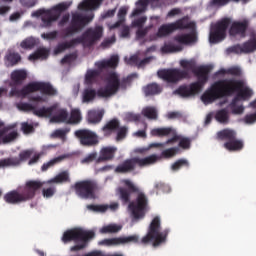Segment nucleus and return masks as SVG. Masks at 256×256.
<instances>
[{"instance_id": "nucleus-1", "label": "nucleus", "mask_w": 256, "mask_h": 256, "mask_svg": "<svg viewBox=\"0 0 256 256\" xmlns=\"http://www.w3.org/2000/svg\"><path fill=\"white\" fill-rule=\"evenodd\" d=\"M237 93L233 98L232 105H235V101H247L250 97H253V90L249 87H245L243 80H237L235 78L222 79L214 82L201 96V101L204 105H210L215 103L217 99H223V97H231Z\"/></svg>"}, {"instance_id": "nucleus-2", "label": "nucleus", "mask_w": 256, "mask_h": 256, "mask_svg": "<svg viewBox=\"0 0 256 256\" xmlns=\"http://www.w3.org/2000/svg\"><path fill=\"white\" fill-rule=\"evenodd\" d=\"M123 183L126 188L119 187L117 190L120 201H122L123 205L129 203L128 209L132 212L134 219H143L145 217V209H147L149 203L147 195L131 180L125 179Z\"/></svg>"}, {"instance_id": "nucleus-3", "label": "nucleus", "mask_w": 256, "mask_h": 256, "mask_svg": "<svg viewBox=\"0 0 256 256\" xmlns=\"http://www.w3.org/2000/svg\"><path fill=\"white\" fill-rule=\"evenodd\" d=\"M43 185H45V182H41L40 180H28L23 188L20 187L17 190H12L6 193L4 195V201L9 205L27 203V201L35 199L37 191H41Z\"/></svg>"}, {"instance_id": "nucleus-4", "label": "nucleus", "mask_w": 256, "mask_h": 256, "mask_svg": "<svg viewBox=\"0 0 256 256\" xmlns=\"http://www.w3.org/2000/svg\"><path fill=\"white\" fill-rule=\"evenodd\" d=\"M213 70V66H200L194 70V75L198 78V81L192 82L189 85H181L174 91V95H179L183 99L188 97H195L197 93L203 91V87L209 81V73Z\"/></svg>"}, {"instance_id": "nucleus-5", "label": "nucleus", "mask_w": 256, "mask_h": 256, "mask_svg": "<svg viewBox=\"0 0 256 256\" xmlns=\"http://www.w3.org/2000/svg\"><path fill=\"white\" fill-rule=\"evenodd\" d=\"M181 68H169V69H162L157 72L158 77L166 81V83H172L177 85L183 79H189L191 77L190 71L192 73L195 72L197 68V64L194 60H181L180 61Z\"/></svg>"}, {"instance_id": "nucleus-6", "label": "nucleus", "mask_w": 256, "mask_h": 256, "mask_svg": "<svg viewBox=\"0 0 256 256\" xmlns=\"http://www.w3.org/2000/svg\"><path fill=\"white\" fill-rule=\"evenodd\" d=\"M95 238L94 231H85L80 228H73L66 230L61 238L62 243H75L74 246L70 247V251L75 253L77 251H83L89 245V241Z\"/></svg>"}, {"instance_id": "nucleus-7", "label": "nucleus", "mask_w": 256, "mask_h": 256, "mask_svg": "<svg viewBox=\"0 0 256 256\" xmlns=\"http://www.w3.org/2000/svg\"><path fill=\"white\" fill-rule=\"evenodd\" d=\"M169 236V229H164L161 231V218L156 216L151 221L147 234L141 239L140 243L142 245H149L151 243L153 247H159L167 241Z\"/></svg>"}, {"instance_id": "nucleus-8", "label": "nucleus", "mask_w": 256, "mask_h": 256, "mask_svg": "<svg viewBox=\"0 0 256 256\" xmlns=\"http://www.w3.org/2000/svg\"><path fill=\"white\" fill-rule=\"evenodd\" d=\"M131 83V76L119 79V74L113 72L107 77V83L104 87L98 89V97L107 99L117 95L120 89H127V85Z\"/></svg>"}, {"instance_id": "nucleus-9", "label": "nucleus", "mask_w": 256, "mask_h": 256, "mask_svg": "<svg viewBox=\"0 0 256 256\" xmlns=\"http://www.w3.org/2000/svg\"><path fill=\"white\" fill-rule=\"evenodd\" d=\"M94 17L95 14L93 12H90L88 15L72 12L69 25L61 31L62 37H73L77 35V33H81V31L93 21Z\"/></svg>"}, {"instance_id": "nucleus-10", "label": "nucleus", "mask_w": 256, "mask_h": 256, "mask_svg": "<svg viewBox=\"0 0 256 256\" xmlns=\"http://www.w3.org/2000/svg\"><path fill=\"white\" fill-rule=\"evenodd\" d=\"M119 65V56L113 55L108 60H102L95 63V67H97V70L89 69L87 70L84 78V83L88 87H92L95 85V83H99V80L101 79V72L104 69H115Z\"/></svg>"}, {"instance_id": "nucleus-11", "label": "nucleus", "mask_w": 256, "mask_h": 256, "mask_svg": "<svg viewBox=\"0 0 256 256\" xmlns=\"http://www.w3.org/2000/svg\"><path fill=\"white\" fill-rule=\"evenodd\" d=\"M69 7H71V2H62L48 10L39 9L33 12L32 16L41 17V26L47 28L51 27L54 21H57V19L61 17V14L64 13V11H67Z\"/></svg>"}, {"instance_id": "nucleus-12", "label": "nucleus", "mask_w": 256, "mask_h": 256, "mask_svg": "<svg viewBox=\"0 0 256 256\" xmlns=\"http://www.w3.org/2000/svg\"><path fill=\"white\" fill-rule=\"evenodd\" d=\"M159 161V156L152 154L145 158L133 157L126 159L123 163L118 165L115 169L116 173H131L135 171V167L139 166L140 168L149 167V165H155Z\"/></svg>"}, {"instance_id": "nucleus-13", "label": "nucleus", "mask_w": 256, "mask_h": 256, "mask_svg": "<svg viewBox=\"0 0 256 256\" xmlns=\"http://www.w3.org/2000/svg\"><path fill=\"white\" fill-rule=\"evenodd\" d=\"M71 189L80 199H96L99 184L93 179L80 180L73 184Z\"/></svg>"}, {"instance_id": "nucleus-14", "label": "nucleus", "mask_w": 256, "mask_h": 256, "mask_svg": "<svg viewBox=\"0 0 256 256\" xmlns=\"http://www.w3.org/2000/svg\"><path fill=\"white\" fill-rule=\"evenodd\" d=\"M36 117H51L50 121L52 123H65L69 119V113L66 109L60 108L59 103H54L50 107L39 108L35 112Z\"/></svg>"}, {"instance_id": "nucleus-15", "label": "nucleus", "mask_w": 256, "mask_h": 256, "mask_svg": "<svg viewBox=\"0 0 256 256\" xmlns=\"http://www.w3.org/2000/svg\"><path fill=\"white\" fill-rule=\"evenodd\" d=\"M229 25H231L230 18H223L222 20L216 22L210 29V43L217 44L224 41L225 37H227V29H229Z\"/></svg>"}, {"instance_id": "nucleus-16", "label": "nucleus", "mask_w": 256, "mask_h": 256, "mask_svg": "<svg viewBox=\"0 0 256 256\" xmlns=\"http://www.w3.org/2000/svg\"><path fill=\"white\" fill-rule=\"evenodd\" d=\"M74 135L82 147H95L99 145V136L93 130L78 129L74 132Z\"/></svg>"}, {"instance_id": "nucleus-17", "label": "nucleus", "mask_w": 256, "mask_h": 256, "mask_svg": "<svg viewBox=\"0 0 256 256\" xmlns=\"http://www.w3.org/2000/svg\"><path fill=\"white\" fill-rule=\"evenodd\" d=\"M103 37V26H96L95 28H88L81 37H77L78 45L84 43L87 47H93L96 41H99Z\"/></svg>"}, {"instance_id": "nucleus-18", "label": "nucleus", "mask_w": 256, "mask_h": 256, "mask_svg": "<svg viewBox=\"0 0 256 256\" xmlns=\"http://www.w3.org/2000/svg\"><path fill=\"white\" fill-rule=\"evenodd\" d=\"M228 53H236V55H241L243 53H253L256 51V33L253 32L250 35V39L241 44H236L227 49Z\"/></svg>"}, {"instance_id": "nucleus-19", "label": "nucleus", "mask_w": 256, "mask_h": 256, "mask_svg": "<svg viewBox=\"0 0 256 256\" xmlns=\"http://www.w3.org/2000/svg\"><path fill=\"white\" fill-rule=\"evenodd\" d=\"M249 20H238L232 22L230 28H229V36L239 39H245L247 37V30L249 29Z\"/></svg>"}, {"instance_id": "nucleus-20", "label": "nucleus", "mask_w": 256, "mask_h": 256, "mask_svg": "<svg viewBox=\"0 0 256 256\" xmlns=\"http://www.w3.org/2000/svg\"><path fill=\"white\" fill-rule=\"evenodd\" d=\"M129 243H139L138 235L122 236L117 238L104 239L99 242V245H106L107 247L129 245Z\"/></svg>"}, {"instance_id": "nucleus-21", "label": "nucleus", "mask_w": 256, "mask_h": 256, "mask_svg": "<svg viewBox=\"0 0 256 256\" xmlns=\"http://www.w3.org/2000/svg\"><path fill=\"white\" fill-rule=\"evenodd\" d=\"M174 31H175V25H173L172 23L163 24L158 28V31L156 34L150 36V40L155 41L158 38L163 39V37H169V35H171V33H173Z\"/></svg>"}, {"instance_id": "nucleus-22", "label": "nucleus", "mask_w": 256, "mask_h": 256, "mask_svg": "<svg viewBox=\"0 0 256 256\" xmlns=\"http://www.w3.org/2000/svg\"><path fill=\"white\" fill-rule=\"evenodd\" d=\"M115 153H117V148L115 147H104L100 150V155L96 159V163H103L105 161H112L115 159Z\"/></svg>"}, {"instance_id": "nucleus-23", "label": "nucleus", "mask_w": 256, "mask_h": 256, "mask_svg": "<svg viewBox=\"0 0 256 256\" xmlns=\"http://www.w3.org/2000/svg\"><path fill=\"white\" fill-rule=\"evenodd\" d=\"M121 123L117 118H113L112 120H109L103 127H102V133L104 137H111L113 133H117V129H119V126Z\"/></svg>"}, {"instance_id": "nucleus-24", "label": "nucleus", "mask_w": 256, "mask_h": 256, "mask_svg": "<svg viewBox=\"0 0 256 256\" xmlns=\"http://www.w3.org/2000/svg\"><path fill=\"white\" fill-rule=\"evenodd\" d=\"M105 0H84L78 5L79 11H95L99 9Z\"/></svg>"}, {"instance_id": "nucleus-25", "label": "nucleus", "mask_w": 256, "mask_h": 256, "mask_svg": "<svg viewBox=\"0 0 256 256\" xmlns=\"http://www.w3.org/2000/svg\"><path fill=\"white\" fill-rule=\"evenodd\" d=\"M21 59V54L13 50H8L4 57L5 65L7 67H15V65H19V63H21Z\"/></svg>"}, {"instance_id": "nucleus-26", "label": "nucleus", "mask_w": 256, "mask_h": 256, "mask_svg": "<svg viewBox=\"0 0 256 256\" xmlns=\"http://www.w3.org/2000/svg\"><path fill=\"white\" fill-rule=\"evenodd\" d=\"M142 91L145 97H153L155 95H160V93L163 92V88L157 83H150L144 86Z\"/></svg>"}, {"instance_id": "nucleus-27", "label": "nucleus", "mask_w": 256, "mask_h": 256, "mask_svg": "<svg viewBox=\"0 0 256 256\" xmlns=\"http://www.w3.org/2000/svg\"><path fill=\"white\" fill-rule=\"evenodd\" d=\"M103 115H105V113L101 110H89L87 121L90 125H97L100 121H103Z\"/></svg>"}, {"instance_id": "nucleus-28", "label": "nucleus", "mask_w": 256, "mask_h": 256, "mask_svg": "<svg viewBox=\"0 0 256 256\" xmlns=\"http://www.w3.org/2000/svg\"><path fill=\"white\" fill-rule=\"evenodd\" d=\"M39 91L43 95H49L50 97H57L59 95V91H57V88H54L53 85L47 82H40Z\"/></svg>"}, {"instance_id": "nucleus-29", "label": "nucleus", "mask_w": 256, "mask_h": 256, "mask_svg": "<svg viewBox=\"0 0 256 256\" xmlns=\"http://www.w3.org/2000/svg\"><path fill=\"white\" fill-rule=\"evenodd\" d=\"M27 79V71L25 70H14L11 73V81L14 83V85H23V81Z\"/></svg>"}, {"instance_id": "nucleus-30", "label": "nucleus", "mask_w": 256, "mask_h": 256, "mask_svg": "<svg viewBox=\"0 0 256 256\" xmlns=\"http://www.w3.org/2000/svg\"><path fill=\"white\" fill-rule=\"evenodd\" d=\"M174 41H176V43H180V45H189V43H195L197 41V36L194 34L176 35L174 37Z\"/></svg>"}, {"instance_id": "nucleus-31", "label": "nucleus", "mask_w": 256, "mask_h": 256, "mask_svg": "<svg viewBox=\"0 0 256 256\" xmlns=\"http://www.w3.org/2000/svg\"><path fill=\"white\" fill-rule=\"evenodd\" d=\"M41 82H30L20 90L22 97H27L31 93L39 91Z\"/></svg>"}, {"instance_id": "nucleus-32", "label": "nucleus", "mask_w": 256, "mask_h": 256, "mask_svg": "<svg viewBox=\"0 0 256 256\" xmlns=\"http://www.w3.org/2000/svg\"><path fill=\"white\" fill-rule=\"evenodd\" d=\"M217 138L220 141H233V139L237 138V132L231 129H223L217 133Z\"/></svg>"}, {"instance_id": "nucleus-33", "label": "nucleus", "mask_w": 256, "mask_h": 256, "mask_svg": "<svg viewBox=\"0 0 256 256\" xmlns=\"http://www.w3.org/2000/svg\"><path fill=\"white\" fill-rule=\"evenodd\" d=\"M223 146L224 149H227V151H241L244 144L241 140L234 138L233 140L226 141Z\"/></svg>"}, {"instance_id": "nucleus-34", "label": "nucleus", "mask_w": 256, "mask_h": 256, "mask_svg": "<svg viewBox=\"0 0 256 256\" xmlns=\"http://www.w3.org/2000/svg\"><path fill=\"white\" fill-rule=\"evenodd\" d=\"M77 38H73L72 40L68 42H62L56 46L54 49L55 55H59V53H63V51H66V49H71V47H75V45H79Z\"/></svg>"}, {"instance_id": "nucleus-35", "label": "nucleus", "mask_w": 256, "mask_h": 256, "mask_svg": "<svg viewBox=\"0 0 256 256\" xmlns=\"http://www.w3.org/2000/svg\"><path fill=\"white\" fill-rule=\"evenodd\" d=\"M47 183H71V178L69 176V171H62L58 175H56L54 178L47 181Z\"/></svg>"}, {"instance_id": "nucleus-36", "label": "nucleus", "mask_w": 256, "mask_h": 256, "mask_svg": "<svg viewBox=\"0 0 256 256\" xmlns=\"http://www.w3.org/2000/svg\"><path fill=\"white\" fill-rule=\"evenodd\" d=\"M99 90H95L92 88H86L82 94V101L83 103H91L94 101L96 97H99Z\"/></svg>"}, {"instance_id": "nucleus-37", "label": "nucleus", "mask_w": 256, "mask_h": 256, "mask_svg": "<svg viewBox=\"0 0 256 256\" xmlns=\"http://www.w3.org/2000/svg\"><path fill=\"white\" fill-rule=\"evenodd\" d=\"M241 74V68L237 66H232L227 69L222 68L216 72V75H232V77H241Z\"/></svg>"}, {"instance_id": "nucleus-38", "label": "nucleus", "mask_w": 256, "mask_h": 256, "mask_svg": "<svg viewBox=\"0 0 256 256\" xmlns=\"http://www.w3.org/2000/svg\"><path fill=\"white\" fill-rule=\"evenodd\" d=\"M142 115L146 117V119H149L150 121H157V119H159V114L157 112L156 107L148 106L146 108H143Z\"/></svg>"}, {"instance_id": "nucleus-39", "label": "nucleus", "mask_w": 256, "mask_h": 256, "mask_svg": "<svg viewBox=\"0 0 256 256\" xmlns=\"http://www.w3.org/2000/svg\"><path fill=\"white\" fill-rule=\"evenodd\" d=\"M33 155V152L31 150H24L20 152L19 158L18 157H11V158H6V159H15L18 163L17 164H10V167H17L21 165L22 161H27Z\"/></svg>"}, {"instance_id": "nucleus-40", "label": "nucleus", "mask_w": 256, "mask_h": 256, "mask_svg": "<svg viewBox=\"0 0 256 256\" xmlns=\"http://www.w3.org/2000/svg\"><path fill=\"white\" fill-rule=\"evenodd\" d=\"M137 8L133 10L132 17H137L146 11L147 6L149 5V0H138L136 2Z\"/></svg>"}, {"instance_id": "nucleus-41", "label": "nucleus", "mask_w": 256, "mask_h": 256, "mask_svg": "<svg viewBox=\"0 0 256 256\" xmlns=\"http://www.w3.org/2000/svg\"><path fill=\"white\" fill-rule=\"evenodd\" d=\"M173 133V128H154L151 130L152 137H167Z\"/></svg>"}, {"instance_id": "nucleus-42", "label": "nucleus", "mask_w": 256, "mask_h": 256, "mask_svg": "<svg viewBox=\"0 0 256 256\" xmlns=\"http://www.w3.org/2000/svg\"><path fill=\"white\" fill-rule=\"evenodd\" d=\"M47 57H49V52L47 51V49L40 48L29 55V60L37 61V59H47Z\"/></svg>"}, {"instance_id": "nucleus-43", "label": "nucleus", "mask_w": 256, "mask_h": 256, "mask_svg": "<svg viewBox=\"0 0 256 256\" xmlns=\"http://www.w3.org/2000/svg\"><path fill=\"white\" fill-rule=\"evenodd\" d=\"M215 119L218 121V123H223L226 125V123H229V111L225 108L218 110L216 112Z\"/></svg>"}, {"instance_id": "nucleus-44", "label": "nucleus", "mask_w": 256, "mask_h": 256, "mask_svg": "<svg viewBox=\"0 0 256 256\" xmlns=\"http://www.w3.org/2000/svg\"><path fill=\"white\" fill-rule=\"evenodd\" d=\"M81 110L73 109L70 113V118L68 119L67 123L70 125H77L81 123Z\"/></svg>"}, {"instance_id": "nucleus-45", "label": "nucleus", "mask_w": 256, "mask_h": 256, "mask_svg": "<svg viewBox=\"0 0 256 256\" xmlns=\"http://www.w3.org/2000/svg\"><path fill=\"white\" fill-rule=\"evenodd\" d=\"M162 53H179L183 51V46L181 45H175L172 43L164 44V46L161 48Z\"/></svg>"}, {"instance_id": "nucleus-46", "label": "nucleus", "mask_w": 256, "mask_h": 256, "mask_svg": "<svg viewBox=\"0 0 256 256\" xmlns=\"http://www.w3.org/2000/svg\"><path fill=\"white\" fill-rule=\"evenodd\" d=\"M35 45H37V40L33 37H28L20 43L21 49H25L26 51L35 48Z\"/></svg>"}, {"instance_id": "nucleus-47", "label": "nucleus", "mask_w": 256, "mask_h": 256, "mask_svg": "<svg viewBox=\"0 0 256 256\" xmlns=\"http://www.w3.org/2000/svg\"><path fill=\"white\" fill-rule=\"evenodd\" d=\"M87 209H89V211H94V213H106L109 210V205L108 204H100V205L89 204L87 205Z\"/></svg>"}, {"instance_id": "nucleus-48", "label": "nucleus", "mask_w": 256, "mask_h": 256, "mask_svg": "<svg viewBox=\"0 0 256 256\" xmlns=\"http://www.w3.org/2000/svg\"><path fill=\"white\" fill-rule=\"evenodd\" d=\"M65 159V156H58L52 160H50L47 163H44L41 167V171H47L48 169H51V167H55L58 163H61Z\"/></svg>"}, {"instance_id": "nucleus-49", "label": "nucleus", "mask_w": 256, "mask_h": 256, "mask_svg": "<svg viewBox=\"0 0 256 256\" xmlns=\"http://www.w3.org/2000/svg\"><path fill=\"white\" fill-rule=\"evenodd\" d=\"M17 137H19V133L17 131H12L7 135H3L0 138V142L1 144L3 143V145H7V143H11L12 141H15V139H17Z\"/></svg>"}, {"instance_id": "nucleus-50", "label": "nucleus", "mask_w": 256, "mask_h": 256, "mask_svg": "<svg viewBox=\"0 0 256 256\" xmlns=\"http://www.w3.org/2000/svg\"><path fill=\"white\" fill-rule=\"evenodd\" d=\"M239 3L242 1V3H247L249 0H211V5L214 7H225V5H229V3Z\"/></svg>"}, {"instance_id": "nucleus-51", "label": "nucleus", "mask_w": 256, "mask_h": 256, "mask_svg": "<svg viewBox=\"0 0 256 256\" xmlns=\"http://www.w3.org/2000/svg\"><path fill=\"white\" fill-rule=\"evenodd\" d=\"M175 27V31L177 29H190L191 24H189L187 17H183L182 19L177 20L176 22L172 23Z\"/></svg>"}, {"instance_id": "nucleus-52", "label": "nucleus", "mask_w": 256, "mask_h": 256, "mask_svg": "<svg viewBox=\"0 0 256 256\" xmlns=\"http://www.w3.org/2000/svg\"><path fill=\"white\" fill-rule=\"evenodd\" d=\"M127 133H129V129L127 126L119 125L118 129L116 130V141H123L127 137Z\"/></svg>"}, {"instance_id": "nucleus-53", "label": "nucleus", "mask_w": 256, "mask_h": 256, "mask_svg": "<svg viewBox=\"0 0 256 256\" xmlns=\"http://www.w3.org/2000/svg\"><path fill=\"white\" fill-rule=\"evenodd\" d=\"M237 103H239V101H235V103L233 104V99H232L231 103L229 104V107L233 115H241L243 114V111H245V107H243V105L237 106Z\"/></svg>"}, {"instance_id": "nucleus-54", "label": "nucleus", "mask_w": 256, "mask_h": 256, "mask_svg": "<svg viewBox=\"0 0 256 256\" xmlns=\"http://www.w3.org/2000/svg\"><path fill=\"white\" fill-rule=\"evenodd\" d=\"M179 153V148L173 147V148H168L164 151H162L161 155L165 159H171V157H175Z\"/></svg>"}, {"instance_id": "nucleus-55", "label": "nucleus", "mask_w": 256, "mask_h": 256, "mask_svg": "<svg viewBox=\"0 0 256 256\" xmlns=\"http://www.w3.org/2000/svg\"><path fill=\"white\" fill-rule=\"evenodd\" d=\"M121 226L110 224L101 228V233H119Z\"/></svg>"}, {"instance_id": "nucleus-56", "label": "nucleus", "mask_w": 256, "mask_h": 256, "mask_svg": "<svg viewBox=\"0 0 256 256\" xmlns=\"http://www.w3.org/2000/svg\"><path fill=\"white\" fill-rule=\"evenodd\" d=\"M17 107L20 111H32L34 115H37L36 111H39V109L29 103H19Z\"/></svg>"}, {"instance_id": "nucleus-57", "label": "nucleus", "mask_w": 256, "mask_h": 256, "mask_svg": "<svg viewBox=\"0 0 256 256\" xmlns=\"http://www.w3.org/2000/svg\"><path fill=\"white\" fill-rule=\"evenodd\" d=\"M182 167H189V161L185 159H179L172 164V171H179Z\"/></svg>"}, {"instance_id": "nucleus-58", "label": "nucleus", "mask_w": 256, "mask_h": 256, "mask_svg": "<svg viewBox=\"0 0 256 256\" xmlns=\"http://www.w3.org/2000/svg\"><path fill=\"white\" fill-rule=\"evenodd\" d=\"M178 141V147H180L181 149H191V138L180 136V139Z\"/></svg>"}, {"instance_id": "nucleus-59", "label": "nucleus", "mask_w": 256, "mask_h": 256, "mask_svg": "<svg viewBox=\"0 0 256 256\" xmlns=\"http://www.w3.org/2000/svg\"><path fill=\"white\" fill-rule=\"evenodd\" d=\"M153 28V25L146 26L145 28H138L136 31V37L137 39H143V37H146L147 33H149V30Z\"/></svg>"}, {"instance_id": "nucleus-60", "label": "nucleus", "mask_w": 256, "mask_h": 256, "mask_svg": "<svg viewBox=\"0 0 256 256\" xmlns=\"http://www.w3.org/2000/svg\"><path fill=\"white\" fill-rule=\"evenodd\" d=\"M75 59H77L76 53L67 54L61 59V64L68 65L69 63H73V61H75Z\"/></svg>"}, {"instance_id": "nucleus-61", "label": "nucleus", "mask_w": 256, "mask_h": 256, "mask_svg": "<svg viewBox=\"0 0 256 256\" xmlns=\"http://www.w3.org/2000/svg\"><path fill=\"white\" fill-rule=\"evenodd\" d=\"M17 163H19L17 160L15 159H2L0 160V169L5 168V167H11V165H17Z\"/></svg>"}, {"instance_id": "nucleus-62", "label": "nucleus", "mask_w": 256, "mask_h": 256, "mask_svg": "<svg viewBox=\"0 0 256 256\" xmlns=\"http://www.w3.org/2000/svg\"><path fill=\"white\" fill-rule=\"evenodd\" d=\"M115 41H116L115 36H112L111 38H105L100 44V47L102 49H109V47H111V45H113Z\"/></svg>"}, {"instance_id": "nucleus-63", "label": "nucleus", "mask_w": 256, "mask_h": 256, "mask_svg": "<svg viewBox=\"0 0 256 256\" xmlns=\"http://www.w3.org/2000/svg\"><path fill=\"white\" fill-rule=\"evenodd\" d=\"M42 195L45 199H51V197L55 195V187L44 188L42 190Z\"/></svg>"}, {"instance_id": "nucleus-64", "label": "nucleus", "mask_w": 256, "mask_h": 256, "mask_svg": "<svg viewBox=\"0 0 256 256\" xmlns=\"http://www.w3.org/2000/svg\"><path fill=\"white\" fill-rule=\"evenodd\" d=\"M244 123L247 125H253V123H256V112L252 114H247L244 117Z\"/></svg>"}]
</instances>
